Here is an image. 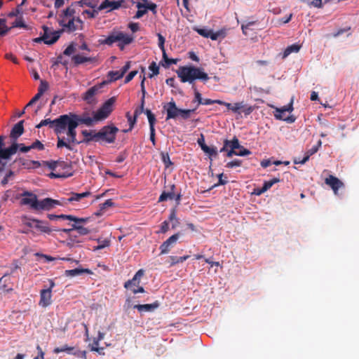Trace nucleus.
I'll use <instances>...</instances> for the list:
<instances>
[{
	"instance_id": "1",
	"label": "nucleus",
	"mask_w": 359,
	"mask_h": 359,
	"mask_svg": "<svg viewBox=\"0 0 359 359\" xmlns=\"http://www.w3.org/2000/svg\"><path fill=\"white\" fill-rule=\"evenodd\" d=\"M67 116V141L65 140L64 137H57V147L58 149L65 147L69 151L73 150L72 144H79L81 142L76 140V128L79 126L80 123H83L86 125L87 126H90L93 125V122H95L94 120V116L93 118L90 116H80L74 113H69L66 114Z\"/></svg>"
},
{
	"instance_id": "2",
	"label": "nucleus",
	"mask_w": 359,
	"mask_h": 359,
	"mask_svg": "<svg viewBox=\"0 0 359 359\" xmlns=\"http://www.w3.org/2000/svg\"><path fill=\"white\" fill-rule=\"evenodd\" d=\"M176 73L181 82H187L191 85V88L194 91V100L193 102H197L198 105L202 104L203 99L196 88L195 81L198 79L204 83L207 82L210 79L208 74L204 72L203 69L192 65L181 66Z\"/></svg>"
},
{
	"instance_id": "3",
	"label": "nucleus",
	"mask_w": 359,
	"mask_h": 359,
	"mask_svg": "<svg viewBox=\"0 0 359 359\" xmlns=\"http://www.w3.org/2000/svg\"><path fill=\"white\" fill-rule=\"evenodd\" d=\"M118 128L114 126H105L102 127L100 131L94 133L93 137H89L85 140L86 142L90 141L98 142L102 140L107 143H114L116 140V135Z\"/></svg>"
},
{
	"instance_id": "4",
	"label": "nucleus",
	"mask_w": 359,
	"mask_h": 359,
	"mask_svg": "<svg viewBox=\"0 0 359 359\" xmlns=\"http://www.w3.org/2000/svg\"><path fill=\"white\" fill-rule=\"evenodd\" d=\"M67 116L66 114L61 115L54 120L46 118L36 125V128H40L43 126H48L50 128L53 129L58 137L60 135L63 133L66 130H67Z\"/></svg>"
},
{
	"instance_id": "5",
	"label": "nucleus",
	"mask_w": 359,
	"mask_h": 359,
	"mask_svg": "<svg viewBox=\"0 0 359 359\" xmlns=\"http://www.w3.org/2000/svg\"><path fill=\"white\" fill-rule=\"evenodd\" d=\"M163 109L166 111V120L175 119L178 116L186 120L188 119L191 114L194 112L196 109H182L177 108L176 103L173 100L163 105Z\"/></svg>"
},
{
	"instance_id": "6",
	"label": "nucleus",
	"mask_w": 359,
	"mask_h": 359,
	"mask_svg": "<svg viewBox=\"0 0 359 359\" xmlns=\"http://www.w3.org/2000/svg\"><path fill=\"white\" fill-rule=\"evenodd\" d=\"M115 102V98L111 97L107 100L94 114V120L95 122L106 119L111 112L113 111V104Z\"/></svg>"
},
{
	"instance_id": "7",
	"label": "nucleus",
	"mask_w": 359,
	"mask_h": 359,
	"mask_svg": "<svg viewBox=\"0 0 359 359\" xmlns=\"http://www.w3.org/2000/svg\"><path fill=\"white\" fill-rule=\"evenodd\" d=\"M292 103L293 100L292 99L287 105L283 106L280 108L276 107L273 113L275 118L278 120L285 121L289 123H294L296 120L294 116H285V112H291L293 111Z\"/></svg>"
},
{
	"instance_id": "8",
	"label": "nucleus",
	"mask_w": 359,
	"mask_h": 359,
	"mask_svg": "<svg viewBox=\"0 0 359 359\" xmlns=\"http://www.w3.org/2000/svg\"><path fill=\"white\" fill-rule=\"evenodd\" d=\"M59 23L63 27L62 32H73L79 29V26L82 24V21L79 18H62Z\"/></svg>"
},
{
	"instance_id": "9",
	"label": "nucleus",
	"mask_w": 359,
	"mask_h": 359,
	"mask_svg": "<svg viewBox=\"0 0 359 359\" xmlns=\"http://www.w3.org/2000/svg\"><path fill=\"white\" fill-rule=\"evenodd\" d=\"M20 205H27L31 210H34L37 208V196L32 192L26 191L21 194Z\"/></svg>"
},
{
	"instance_id": "10",
	"label": "nucleus",
	"mask_w": 359,
	"mask_h": 359,
	"mask_svg": "<svg viewBox=\"0 0 359 359\" xmlns=\"http://www.w3.org/2000/svg\"><path fill=\"white\" fill-rule=\"evenodd\" d=\"M56 205H62V203L60 201L53 199L51 198H46L43 200L37 201V208L35 211L47 210L49 211Z\"/></svg>"
},
{
	"instance_id": "11",
	"label": "nucleus",
	"mask_w": 359,
	"mask_h": 359,
	"mask_svg": "<svg viewBox=\"0 0 359 359\" xmlns=\"http://www.w3.org/2000/svg\"><path fill=\"white\" fill-rule=\"evenodd\" d=\"M43 34L42 36H46L47 39L43 40V43L47 45H52L55 43L60 37V34L62 30L52 31L47 26L43 25L42 27Z\"/></svg>"
},
{
	"instance_id": "12",
	"label": "nucleus",
	"mask_w": 359,
	"mask_h": 359,
	"mask_svg": "<svg viewBox=\"0 0 359 359\" xmlns=\"http://www.w3.org/2000/svg\"><path fill=\"white\" fill-rule=\"evenodd\" d=\"M180 233H175L168 238L165 241H164L159 247L161 255L168 253L170 250V248H172L175 244H176L177 240L180 238Z\"/></svg>"
},
{
	"instance_id": "13",
	"label": "nucleus",
	"mask_w": 359,
	"mask_h": 359,
	"mask_svg": "<svg viewBox=\"0 0 359 359\" xmlns=\"http://www.w3.org/2000/svg\"><path fill=\"white\" fill-rule=\"evenodd\" d=\"M231 111L236 114L243 112L245 116H248L254 111V107L245 104L243 102H240L232 104Z\"/></svg>"
},
{
	"instance_id": "14",
	"label": "nucleus",
	"mask_w": 359,
	"mask_h": 359,
	"mask_svg": "<svg viewBox=\"0 0 359 359\" xmlns=\"http://www.w3.org/2000/svg\"><path fill=\"white\" fill-rule=\"evenodd\" d=\"M143 276L144 270H138L131 280H128L124 283V287L130 290L133 288H136L140 285V280Z\"/></svg>"
},
{
	"instance_id": "15",
	"label": "nucleus",
	"mask_w": 359,
	"mask_h": 359,
	"mask_svg": "<svg viewBox=\"0 0 359 359\" xmlns=\"http://www.w3.org/2000/svg\"><path fill=\"white\" fill-rule=\"evenodd\" d=\"M325 182L332 188L336 195L338 194L339 189L344 187V183L333 175H330L327 177Z\"/></svg>"
},
{
	"instance_id": "16",
	"label": "nucleus",
	"mask_w": 359,
	"mask_h": 359,
	"mask_svg": "<svg viewBox=\"0 0 359 359\" xmlns=\"http://www.w3.org/2000/svg\"><path fill=\"white\" fill-rule=\"evenodd\" d=\"M124 2V0H119V1H109V0H105L99 6L98 10L102 11L104 9H107L109 8L108 10V12L111 11L113 10H116L119 8L123 3Z\"/></svg>"
},
{
	"instance_id": "17",
	"label": "nucleus",
	"mask_w": 359,
	"mask_h": 359,
	"mask_svg": "<svg viewBox=\"0 0 359 359\" xmlns=\"http://www.w3.org/2000/svg\"><path fill=\"white\" fill-rule=\"evenodd\" d=\"M118 38L117 46L120 50H123L126 46L130 44L134 41L133 36L128 35L123 32H118Z\"/></svg>"
},
{
	"instance_id": "18",
	"label": "nucleus",
	"mask_w": 359,
	"mask_h": 359,
	"mask_svg": "<svg viewBox=\"0 0 359 359\" xmlns=\"http://www.w3.org/2000/svg\"><path fill=\"white\" fill-rule=\"evenodd\" d=\"M50 289H43L40 292V301L39 304L42 307H47L51 304V294Z\"/></svg>"
},
{
	"instance_id": "19",
	"label": "nucleus",
	"mask_w": 359,
	"mask_h": 359,
	"mask_svg": "<svg viewBox=\"0 0 359 359\" xmlns=\"http://www.w3.org/2000/svg\"><path fill=\"white\" fill-rule=\"evenodd\" d=\"M91 195L90 191H85L83 193H69V198L67 199H63L62 201V205L67 204L68 203H72L73 201H80L81 199L88 197Z\"/></svg>"
},
{
	"instance_id": "20",
	"label": "nucleus",
	"mask_w": 359,
	"mask_h": 359,
	"mask_svg": "<svg viewBox=\"0 0 359 359\" xmlns=\"http://www.w3.org/2000/svg\"><path fill=\"white\" fill-rule=\"evenodd\" d=\"M194 30L201 36L210 38L213 41L217 40L221 34L219 32H214L212 29H208L194 28Z\"/></svg>"
},
{
	"instance_id": "21",
	"label": "nucleus",
	"mask_w": 359,
	"mask_h": 359,
	"mask_svg": "<svg viewBox=\"0 0 359 359\" xmlns=\"http://www.w3.org/2000/svg\"><path fill=\"white\" fill-rule=\"evenodd\" d=\"M25 121H20L18 123H16L12 128L11 131V137L13 140H17L20 135H22L24 133V124Z\"/></svg>"
},
{
	"instance_id": "22",
	"label": "nucleus",
	"mask_w": 359,
	"mask_h": 359,
	"mask_svg": "<svg viewBox=\"0 0 359 359\" xmlns=\"http://www.w3.org/2000/svg\"><path fill=\"white\" fill-rule=\"evenodd\" d=\"M159 306L158 302H155L153 304H135L133 308L136 309L140 313L143 312H151L154 311Z\"/></svg>"
},
{
	"instance_id": "23",
	"label": "nucleus",
	"mask_w": 359,
	"mask_h": 359,
	"mask_svg": "<svg viewBox=\"0 0 359 359\" xmlns=\"http://www.w3.org/2000/svg\"><path fill=\"white\" fill-rule=\"evenodd\" d=\"M99 87L95 86L90 88L83 96V99L88 104H92L94 102V97L97 94Z\"/></svg>"
},
{
	"instance_id": "24",
	"label": "nucleus",
	"mask_w": 359,
	"mask_h": 359,
	"mask_svg": "<svg viewBox=\"0 0 359 359\" xmlns=\"http://www.w3.org/2000/svg\"><path fill=\"white\" fill-rule=\"evenodd\" d=\"M72 61L76 65H79L87 62H95L97 59L95 57H86L78 54L72 57Z\"/></svg>"
},
{
	"instance_id": "25",
	"label": "nucleus",
	"mask_w": 359,
	"mask_h": 359,
	"mask_svg": "<svg viewBox=\"0 0 359 359\" xmlns=\"http://www.w3.org/2000/svg\"><path fill=\"white\" fill-rule=\"evenodd\" d=\"M175 185L172 184L170 187V190L168 191H163L158 198V202H163L167 201L168 199L172 200L175 198Z\"/></svg>"
},
{
	"instance_id": "26",
	"label": "nucleus",
	"mask_w": 359,
	"mask_h": 359,
	"mask_svg": "<svg viewBox=\"0 0 359 359\" xmlns=\"http://www.w3.org/2000/svg\"><path fill=\"white\" fill-rule=\"evenodd\" d=\"M65 273L67 276L72 277V276H79L83 273L92 274L93 273H92L91 270H90L88 269L76 268V269H74L66 270Z\"/></svg>"
},
{
	"instance_id": "27",
	"label": "nucleus",
	"mask_w": 359,
	"mask_h": 359,
	"mask_svg": "<svg viewBox=\"0 0 359 359\" xmlns=\"http://www.w3.org/2000/svg\"><path fill=\"white\" fill-rule=\"evenodd\" d=\"M120 38H118V32H114L108 35L104 40L101 41L102 44H107L108 46H111L114 43H118V41Z\"/></svg>"
},
{
	"instance_id": "28",
	"label": "nucleus",
	"mask_w": 359,
	"mask_h": 359,
	"mask_svg": "<svg viewBox=\"0 0 359 359\" xmlns=\"http://www.w3.org/2000/svg\"><path fill=\"white\" fill-rule=\"evenodd\" d=\"M300 45L294 43L289 46H287L285 50L283 53L282 58L285 59L289 55H290L292 53H297L300 50Z\"/></svg>"
},
{
	"instance_id": "29",
	"label": "nucleus",
	"mask_w": 359,
	"mask_h": 359,
	"mask_svg": "<svg viewBox=\"0 0 359 359\" xmlns=\"http://www.w3.org/2000/svg\"><path fill=\"white\" fill-rule=\"evenodd\" d=\"M318 151V148L315 146H313L312 148L306 151L305 156L302 159L301 161H297L296 160H294V163L295 164H304L306 161H309L310 156L316 154Z\"/></svg>"
},
{
	"instance_id": "30",
	"label": "nucleus",
	"mask_w": 359,
	"mask_h": 359,
	"mask_svg": "<svg viewBox=\"0 0 359 359\" xmlns=\"http://www.w3.org/2000/svg\"><path fill=\"white\" fill-rule=\"evenodd\" d=\"M58 171L61 172H70L73 175L72 171V166L69 163L63 161H58Z\"/></svg>"
},
{
	"instance_id": "31",
	"label": "nucleus",
	"mask_w": 359,
	"mask_h": 359,
	"mask_svg": "<svg viewBox=\"0 0 359 359\" xmlns=\"http://www.w3.org/2000/svg\"><path fill=\"white\" fill-rule=\"evenodd\" d=\"M114 205L111 199L107 200L104 203L100 204V210L99 211L95 212L96 216H100L103 212L108 208L112 207Z\"/></svg>"
},
{
	"instance_id": "32",
	"label": "nucleus",
	"mask_w": 359,
	"mask_h": 359,
	"mask_svg": "<svg viewBox=\"0 0 359 359\" xmlns=\"http://www.w3.org/2000/svg\"><path fill=\"white\" fill-rule=\"evenodd\" d=\"M33 221L36 222L35 227L41 231L47 233H50L52 231V230L46 224H45L44 222L39 219H34Z\"/></svg>"
},
{
	"instance_id": "33",
	"label": "nucleus",
	"mask_w": 359,
	"mask_h": 359,
	"mask_svg": "<svg viewBox=\"0 0 359 359\" xmlns=\"http://www.w3.org/2000/svg\"><path fill=\"white\" fill-rule=\"evenodd\" d=\"M136 6L138 8V10L135 15L134 16V18L139 19L147 13V9L145 8V4H143L140 2H137L136 4Z\"/></svg>"
},
{
	"instance_id": "34",
	"label": "nucleus",
	"mask_w": 359,
	"mask_h": 359,
	"mask_svg": "<svg viewBox=\"0 0 359 359\" xmlns=\"http://www.w3.org/2000/svg\"><path fill=\"white\" fill-rule=\"evenodd\" d=\"M124 75L121 70L118 71H110L108 72V78L111 81H116L119 79H121Z\"/></svg>"
},
{
	"instance_id": "35",
	"label": "nucleus",
	"mask_w": 359,
	"mask_h": 359,
	"mask_svg": "<svg viewBox=\"0 0 359 359\" xmlns=\"http://www.w3.org/2000/svg\"><path fill=\"white\" fill-rule=\"evenodd\" d=\"M202 150L209 155L211 160L212 157L217 156L218 152L216 147H210L207 145L206 147H202Z\"/></svg>"
},
{
	"instance_id": "36",
	"label": "nucleus",
	"mask_w": 359,
	"mask_h": 359,
	"mask_svg": "<svg viewBox=\"0 0 359 359\" xmlns=\"http://www.w3.org/2000/svg\"><path fill=\"white\" fill-rule=\"evenodd\" d=\"M189 257V255H185L183 257H177V256H170L169 259L170 260V266H174L177 264L182 263L184 261L187 260Z\"/></svg>"
},
{
	"instance_id": "37",
	"label": "nucleus",
	"mask_w": 359,
	"mask_h": 359,
	"mask_svg": "<svg viewBox=\"0 0 359 359\" xmlns=\"http://www.w3.org/2000/svg\"><path fill=\"white\" fill-rule=\"evenodd\" d=\"M104 333L99 332L97 340L94 341L93 345L91 348V351H96L100 353V351H102L103 348H98L99 341L102 340L104 339Z\"/></svg>"
},
{
	"instance_id": "38",
	"label": "nucleus",
	"mask_w": 359,
	"mask_h": 359,
	"mask_svg": "<svg viewBox=\"0 0 359 359\" xmlns=\"http://www.w3.org/2000/svg\"><path fill=\"white\" fill-rule=\"evenodd\" d=\"M74 350V347L69 346L67 344L62 346V347H56L53 350V353H59L61 352H67L69 354H73L72 351Z\"/></svg>"
},
{
	"instance_id": "39",
	"label": "nucleus",
	"mask_w": 359,
	"mask_h": 359,
	"mask_svg": "<svg viewBox=\"0 0 359 359\" xmlns=\"http://www.w3.org/2000/svg\"><path fill=\"white\" fill-rule=\"evenodd\" d=\"M9 280L8 275L5 274L0 278V283L2 284L1 289L4 290L6 292H10L13 290V288H7V281Z\"/></svg>"
},
{
	"instance_id": "40",
	"label": "nucleus",
	"mask_w": 359,
	"mask_h": 359,
	"mask_svg": "<svg viewBox=\"0 0 359 359\" xmlns=\"http://www.w3.org/2000/svg\"><path fill=\"white\" fill-rule=\"evenodd\" d=\"M72 229L76 230L80 235H87L90 233V230L83 226L77 224L72 225Z\"/></svg>"
},
{
	"instance_id": "41",
	"label": "nucleus",
	"mask_w": 359,
	"mask_h": 359,
	"mask_svg": "<svg viewBox=\"0 0 359 359\" xmlns=\"http://www.w3.org/2000/svg\"><path fill=\"white\" fill-rule=\"evenodd\" d=\"M139 114H140V112H139L138 109H136L134 112L133 117L131 118H128V121L129 123L130 127L128 130H124L125 133L132 130V129L133 128V127L136 123L137 118Z\"/></svg>"
},
{
	"instance_id": "42",
	"label": "nucleus",
	"mask_w": 359,
	"mask_h": 359,
	"mask_svg": "<svg viewBox=\"0 0 359 359\" xmlns=\"http://www.w3.org/2000/svg\"><path fill=\"white\" fill-rule=\"evenodd\" d=\"M144 113L147 116L148 121L149 123V128H154V124L156 121L154 114L151 111V110L147 109L144 111Z\"/></svg>"
},
{
	"instance_id": "43",
	"label": "nucleus",
	"mask_w": 359,
	"mask_h": 359,
	"mask_svg": "<svg viewBox=\"0 0 359 359\" xmlns=\"http://www.w3.org/2000/svg\"><path fill=\"white\" fill-rule=\"evenodd\" d=\"M149 69L151 71V74H149V77L152 78L159 74V67L157 65L156 62H152L149 66Z\"/></svg>"
},
{
	"instance_id": "44",
	"label": "nucleus",
	"mask_w": 359,
	"mask_h": 359,
	"mask_svg": "<svg viewBox=\"0 0 359 359\" xmlns=\"http://www.w3.org/2000/svg\"><path fill=\"white\" fill-rule=\"evenodd\" d=\"M6 22L5 19L0 18V36L6 35L11 29V27L6 26Z\"/></svg>"
},
{
	"instance_id": "45",
	"label": "nucleus",
	"mask_w": 359,
	"mask_h": 359,
	"mask_svg": "<svg viewBox=\"0 0 359 359\" xmlns=\"http://www.w3.org/2000/svg\"><path fill=\"white\" fill-rule=\"evenodd\" d=\"M163 59L164 62H165V65H163L165 67H168L170 65L172 64H177L179 61V59H170L168 57L167 54L165 52L163 53Z\"/></svg>"
},
{
	"instance_id": "46",
	"label": "nucleus",
	"mask_w": 359,
	"mask_h": 359,
	"mask_svg": "<svg viewBox=\"0 0 359 359\" xmlns=\"http://www.w3.org/2000/svg\"><path fill=\"white\" fill-rule=\"evenodd\" d=\"M48 83L47 81L41 80L40 83V86L38 89V93H36L40 97L43 95V94L48 90Z\"/></svg>"
},
{
	"instance_id": "47",
	"label": "nucleus",
	"mask_w": 359,
	"mask_h": 359,
	"mask_svg": "<svg viewBox=\"0 0 359 359\" xmlns=\"http://www.w3.org/2000/svg\"><path fill=\"white\" fill-rule=\"evenodd\" d=\"M51 177L54 178H67L72 176V173L70 172H61L58 170L55 171V172H51L50 174Z\"/></svg>"
},
{
	"instance_id": "48",
	"label": "nucleus",
	"mask_w": 359,
	"mask_h": 359,
	"mask_svg": "<svg viewBox=\"0 0 359 359\" xmlns=\"http://www.w3.org/2000/svg\"><path fill=\"white\" fill-rule=\"evenodd\" d=\"M43 163L49 169L54 171L58 170V161H44Z\"/></svg>"
},
{
	"instance_id": "49",
	"label": "nucleus",
	"mask_w": 359,
	"mask_h": 359,
	"mask_svg": "<svg viewBox=\"0 0 359 359\" xmlns=\"http://www.w3.org/2000/svg\"><path fill=\"white\" fill-rule=\"evenodd\" d=\"M302 2L307 3L309 6H312L316 8L322 7V0H300Z\"/></svg>"
},
{
	"instance_id": "50",
	"label": "nucleus",
	"mask_w": 359,
	"mask_h": 359,
	"mask_svg": "<svg viewBox=\"0 0 359 359\" xmlns=\"http://www.w3.org/2000/svg\"><path fill=\"white\" fill-rule=\"evenodd\" d=\"M75 13V10L72 8L68 7L63 11V18L65 19H67L68 18H74V14Z\"/></svg>"
},
{
	"instance_id": "51",
	"label": "nucleus",
	"mask_w": 359,
	"mask_h": 359,
	"mask_svg": "<svg viewBox=\"0 0 359 359\" xmlns=\"http://www.w3.org/2000/svg\"><path fill=\"white\" fill-rule=\"evenodd\" d=\"M161 159L166 168H168L172 164L168 153H161Z\"/></svg>"
},
{
	"instance_id": "52",
	"label": "nucleus",
	"mask_w": 359,
	"mask_h": 359,
	"mask_svg": "<svg viewBox=\"0 0 359 359\" xmlns=\"http://www.w3.org/2000/svg\"><path fill=\"white\" fill-rule=\"evenodd\" d=\"M251 154V151L244 148L243 146L240 145V148L238 149V151H237V154H236V156H245L250 155Z\"/></svg>"
},
{
	"instance_id": "53",
	"label": "nucleus",
	"mask_w": 359,
	"mask_h": 359,
	"mask_svg": "<svg viewBox=\"0 0 359 359\" xmlns=\"http://www.w3.org/2000/svg\"><path fill=\"white\" fill-rule=\"evenodd\" d=\"M157 36H158V46H159L160 49L162 50V52L164 53V52H165V46H164L165 39L164 36L159 33L157 34Z\"/></svg>"
},
{
	"instance_id": "54",
	"label": "nucleus",
	"mask_w": 359,
	"mask_h": 359,
	"mask_svg": "<svg viewBox=\"0 0 359 359\" xmlns=\"http://www.w3.org/2000/svg\"><path fill=\"white\" fill-rule=\"evenodd\" d=\"M76 50L75 46L73 43L69 44L64 50L63 54L65 55H71Z\"/></svg>"
},
{
	"instance_id": "55",
	"label": "nucleus",
	"mask_w": 359,
	"mask_h": 359,
	"mask_svg": "<svg viewBox=\"0 0 359 359\" xmlns=\"http://www.w3.org/2000/svg\"><path fill=\"white\" fill-rule=\"evenodd\" d=\"M31 147L32 149H38L39 151H41L44 149L43 144L38 140H36L31 144Z\"/></svg>"
},
{
	"instance_id": "56",
	"label": "nucleus",
	"mask_w": 359,
	"mask_h": 359,
	"mask_svg": "<svg viewBox=\"0 0 359 359\" xmlns=\"http://www.w3.org/2000/svg\"><path fill=\"white\" fill-rule=\"evenodd\" d=\"M241 165V161L238 159H235L227 163L226 167L228 168H233L234 167H239Z\"/></svg>"
},
{
	"instance_id": "57",
	"label": "nucleus",
	"mask_w": 359,
	"mask_h": 359,
	"mask_svg": "<svg viewBox=\"0 0 359 359\" xmlns=\"http://www.w3.org/2000/svg\"><path fill=\"white\" fill-rule=\"evenodd\" d=\"M99 245L95 247V250L103 249L109 245V241L104 240V241H98Z\"/></svg>"
},
{
	"instance_id": "58",
	"label": "nucleus",
	"mask_w": 359,
	"mask_h": 359,
	"mask_svg": "<svg viewBox=\"0 0 359 359\" xmlns=\"http://www.w3.org/2000/svg\"><path fill=\"white\" fill-rule=\"evenodd\" d=\"M73 218L74 219H72V221L75 222L74 224H86L88 221H90V217H81L80 218V217H76L75 216H73Z\"/></svg>"
},
{
	"instance_id": "59",
	"label": "nucleus",
	"mask_w": 359,
	"mask_h": 359,
	"mask_svg": "<svg viewBox=\"0 0 359 359\" xmlns=\"http://www.w3.org/2000/svg\"><path fill=\"white\" fill-rule=\"evenodd\" d=\"M59 64H62L64 66H67L68 64L67 60H63V57L62 55H60L53 62V66L57 65Z\"/></svg>"
},
{
	"instance_id": "60",
	"label": "nucleus",
	"mask_w": 359,
	"mask_h": 359,
	"mask_svg": "<svg viewBox=\"0 0 359 359\" xmlns=\"http://www.w3.org/2000/svg\"><path fill=\"white\" fill-rule=\"evenodd\" d=\"M137 74V70L130 72L125 78V83H129Z\"/></svg>"
},
{
	"instance_id": "61",
	"label": "nucleus",
	"mask_w": 359,
	"mask_h": 359,
	"mask_svg": "<svg viewBox=\"0 0 359 359\" xmlns=\"http://www.w3.org/2000/svg\"><path fill=\"white\" fill-rule=\"evenodd\" d=\"M231 141V149L236 151V149H238L240 148L239 140L236 137H234Z\"/></svg>"
},
{
	"instance_id": "62",
	"label": "nucleus",
	"mask_w": 359,
	"mask_h": 359,
	"mask_svg": "<svg viewBox=\"0 0 359 359\" xmlns=\"http://www.w3.org/2000/svg\"><path fill=\"white\" fill-rule=\"evenodd\" d=\"M280 181V178L274 177L269 181L264 182V184L270 189L274 184L278 183Z\"/></svg>"
},
{
	"instance_id": "63",
	"label": "nucleus",
	"mask_w": 359,
	"mask_h": 359,
	"mask_svg": "<svg viewBox=\"0 0 359 359\" xmlns=\"http://www.w3.org/2000/svg\"><path fill=\"white\" fill-rule=\"evenodd\" d=\"M13 174H14L13 172L11 170H10L8 173H6V175H5V177H4V179L1 181V184L6 185L8 182L10 177L11 176H13Z\"/></svg>"
},
{
	"instance_id": "64",
	"label": "nucleus",
	"mask_w": 359,
	"mask_h": 359,
	"mask_svg": "<svg viewBox=\"0 0 359 359\" xmlns=\"http://www.w3.org/2000/svg\"><path fill=\"white\" fill-rule=\"evenodd\" d=\"M36 349L38 351L39 355L36 356L34 359H44V352L39 345H37Z\"/></svg>"
}]
</instances>
